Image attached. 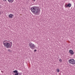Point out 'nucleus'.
<instances>
[{"label": "nucleus", "instance_id": "nucleus-1", "mask_svg": "<svg viewBox=\"0 0 75 75\" xmlns=\"http://www.w3.org/2000/svg\"><path fill=\"white\" fill-rule=\"evenodd\" d=\"M31 10L34 14H37L38 12L39 8L37 6H33L31 8Z\"/></svg>", "mask_w": 75, "mask_h": 75}, {"label": "nucleus", "instance_id": "nucleus-2", "mask_svg": "<svg viewBox=\"0 0 75 75\" xmlns=\"http://www.w3.org/2000/svg\"><path fill=\"white\" fill-rule=\"evenodd\" d=\"M3 44L5 47L6 48H11L10 46V44L9 43L7 42L6 41H4Z\"/></svg>", "mask_w": 75, "mask_h": 75}, {"label": "nucleus", "instance_id": "nucleus-3", "mask_svg": "<svg viewBox=\"0 0 75 75\" xmlns=\"http://www.w3.org/2000/svg\"><path fill=\"white\" fill-rule=\"evenodd\" d=\"M29 46L30 47V48L32 49V50H34L35 47V45L34 44L32 43L31 42L29 44Z\"/></svg>", "mask_w": 75, "mask_h": 75}, {"label": "nucleus", "instance_id": "nucleus-4", "mask_svg": "<svg viewBox=\"0 0 75 75\" xmlns=\"http://www.w3.org/2000/svg\"><path fill=\"white\" fill-rule=\"evenodd\" d=\"M69 64H71L73 65H75V61L74 59H70L69 60Z\"/></svg>", "mask_w": 75, "mask_h": 75}, {"label": "nucleus", "instance_id": "nucleus-5", "mask_svg": "<svg viewBox=\"0 0 75 75\" xmlns=\"http://www.w3.org/2000/svg\"><path fill=\"white\" fill-rule=\"evenodd\" d=\"M69 52L71 55H74V52L72 50H69Z\"/></svg>", "mask_w": 75, "mask_h": 75}, {"label": "nucleus", "instance_id": "nucleus-6", "mask_svg": "<svg viewBox=\"0 0 75 75\" xmlns=\"http://www.w3.org/2000/svg\"><path fill=\"white\" fill-rule=\"evenodd\" d=\"M65 6L66 7H71V4L70 3L68 4V5L66 4Z\"/></svg>", "mask_w": 75, "mask_h": 75}, {"label": "nucleus", "instance_id": "nucleus-7", "mask_svg": "<svg viewBox=\"0 0 75 75\" xmlns=\"http://www.w3.org/2000/svg\"><path fill=\"white\" fill-rule=\"evenodd\" d=\"M13 16H14V15L12 14H10L9 15L8 17H9V18H12Z\"/></svg>", "mask_w": 75, "mask_h": 75}, {"label": "nucleus", "instance_id": "nucleus-8", "mask_svg": "<svg viewBox=\"0 0 75 75\" xmlns=\"http://www.w3.org/2000/svg\"><path fill=\"white\" fill-rule=\"evenodd\" d=\"M8 1L9 2V3H13L14 1V0H8Z\"/></svg>", "mask_w": 75, "mask_h": 75}, {"label": "nucleus", "instance_id": "nucleus-9", "mask_svg": "<svg viewBox=\"0 0 75 75\" xmlns=\"http://www.w3.org/2000/svg\"><path fill=\"white\" fill-rule=\"evenodd\" d=\"M13 73H15V74H16L17 73H18V71H17V70H15L14 71H13Z\"/></svg>", "mask_w": 75, "mask_h": 75}, {"label": "nucleus", "instance_id": "nucleus-10", "mask_svg": "<svg viewBox=\"0 0 75 75\" xmlns=\"http://www.w3.org/2000/svg\"><path fill=\"white\" fill-rule=\"evenodd\" d=\"M21 75V74L18 73H15V75Z\"/></svg>", "mask_w": 75, "mask_h": 75}, {"label": "nucleus", "instance_id": "nucleus-11", "mask_svg": "<svg viewBox=\"0 0 75 75\" xmlns=\"http://www.w3.org/2000/svg\"><path fill=\"white\" fill-rule=\"evenodd\" d=\"M57 72H59V69H57Z\"/></svg>", "mask_w": 75, "mask_h": 75}, {"label": "nucleus", "instance_id": "nucleus-12", "mask_svg": "<svg viewBox=\"0 0 75 75\" xmlns=\"http://www.w3.org/2000/svg\"><path fill=\"white\" fill-rule=\"evenodd\" d=\"M8 51L9 52H11V50H10V49H8Z\"/></svg>", "mask_w": 75, "mask_h": 75}, {"label": "nucleus", "instance_id": "nucleus-13", "mask_svg": "<svg viewBox=\"0 0 75 75\" xmlns=\"http://www.w3.org/2000/svg\"><path fill=\"white\" fill-rule=\"evenodd\" d=\"M10 44H11L10 46H11H11H12V42H10Z\"/></svg>", "mask_w": 75, "mask_h": 75}, {"label": "nucleus", "instance_id": "nucleus-14", "mask_svg": "<svg viewBox=\"0 0 75 75\" xmlns=\"http://www.w3.org/2000/svg\"><path fill=\"white\" fill-rule=\"evenodd\" d=\"M59 61L60 62H62V59H59Z\"/></svg>", "mask_w": 75, "mask_h": 75}, {"label": "nucleus", "instance_id": "nucleus-15", "mask_svg": "<svg viewBox=\"0 0 75 75\" xmlns=\"http://www.w3.org/2000/svg\"><path fill=\"white\" fill-rule=\"evenodd\" d=\"M36 51H37V50H34V52H36Z\"/></svg>", "mask_w": 75, "mask_h": 75}, {"label": "nucleus", "instance_id": "nucleus-16", "mask_svg": "<svg viewBox=\"0 0 75 75\" xmlns=\"http://www.w3.org/2000/svg\"><path fill=\"white\" fill-rule=\"evenodd\" d=\"M4 1H6V0H3Z\"/></svg>", "mask_w": 75, "mask_h": 75}, {"label": "nucleus", "instance_id": "nucleus-17", "mask_svg": "<svg viewBox=\"0 0 75 75\" xmlns=\"http://www.w3.org/2000/svg\"><path fill=\"white\" fill-rule=\"evenodd\" d=\"M1 8V6L0 5V8Z\"/></svg>", "mask_w": 75, "mask_h": 75}, {"label": "nucleus", "instance_id": "nucleus-18", "mask_svg": "<svg viewBox=\"0 0 75 75\" xmlns=\"http://www.w3.org/2000/svg\"><path fill=\"white\" fill-rule=\"evenodd\" d=\"M0 15H1V12H0Z\"/></svg>", "mask_w": 75, "mask_h": 75}, {"label": "nucleus", "instance_id": "nucleus-19", "mask_svg": "<svg viewBox=\"0 0 75 75\" xmlns=\"http://www.w3.org/2000/svg\"><path fill=\"white\" fill-rule=\"evenodd\" d=\"M34 1H35V0H33Z\"/></svg>", "mask_w": 75, "mask_h": 75}, {"label": "nucleus", "instance_id": "nucleus-20", "mask_svg": "<svg viewBox=\"0 0 75 75\" xmlns=\"http://www.w3.org/2000/svg\"><path fill=\"white\" fill-rule=\"evenodd\" d=\"M2 71V72H3V71Z\"/></svg>", "mask_w": 75, "mask_h": 75}]
</instances>
